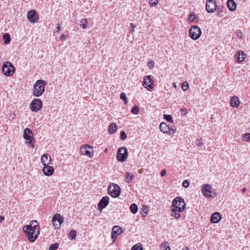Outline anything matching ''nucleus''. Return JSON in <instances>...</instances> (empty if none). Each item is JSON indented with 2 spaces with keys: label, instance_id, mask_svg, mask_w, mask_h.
Segmentation results:
<instances>
[{
  "label": "nucleus",
  "instance_id": "f257e3e1",
  "mask_svg": "<svg viewBox=\"0 0 250 250\" xmlns=\"http://www.w3.org/2000/svg\"><path fill=\"white\" fill-rule=\"evenodd\" d=\"M23 229L28 240L31 242H34L40 234V226L36 220L31 221L30 225L25 226Z\"/></svg>",
  "mask_w": 250,
  "mask_h": 250
},
{
  "label": "nucleus",
  "instance_id": "f03ea898",
  "mask_svg": "<svg viewBox=\"0 0 250 250\" xmlns=\"http://www.w3.org/2000/svg\"><path fill=\"white\" fill-rule=\"evenodd\" d=\"M47 83L42 80H38L34 85L33 95L35 97H40L42 95L45 91V86Z\"/></svg>",
  "mask_w": 250,
  "mask_h": 250
},
{
  "label": "nucleus",
  "instance_id": "7ed1b4c3",
  "mask_svg": "<svg viewBox=\"0 0 250 250\" xmlns=\"http://www.w3.org/2000/svg\"><path fill=\"white\" fill-rule=\"evenodd\" d=\"M23 138L26 140V144L29 145L32 148L35 147V140L33 137L31 129L26 128L23 131Z\"/></svg>",
  "mask_w": 250,
  "mask_h": 250
},
{
  "label": "nucleus",
  "instance_id": "20e7f679",
  "mask_svg": "<svg viewBox=\"0 0 250 250\" xmlns=\"http://www.w3.org/2000/svg\"><path fill=\"white\" fill-rule=\"evenodd\" d=\"M107 191L112 197L116 198L121 194V188L118 185L112 183L108 186Z\"/></svg>",
  "mask_w": 250,
  "mask_h": 250
},
{
  "label": "nucleus",
  "instance_id": "39448f33",
  "mask_svg": "<svg viewBox=\"0 0 250 250\" xmlns=\"http://www.w3.org/2000/svg\"><path fill=\"white\" fill-rule=\"evenodd\" d=\"M172 206L174 208L179 209V212L183 211L186 207L184 199L181 197H177L173 199L172 202Z\"/></svg>",
  "mask_w": 250,
  "mask_h": 250
},
{
  "label": "nucleus",
  "instance_id": "423d86ee",
  "mask_svg": "<svg viewBox=\"0 0 250 250\" xmlns=\"http://www.w3.org/2000/svg\"><path fill=\"white\" fill-rule=\"evenodd\" d=\"M15 68L9 62H5L2 65V72L4 75L7 76H12L14 73Z\"/></svg>",
  "mask_w": 250,
  "mask_h": 250
},
{
  "label": "nucleus",
  "instance_id": "0eeeda50",
  "mask_svg": "<svg viewBox=\"0 0 250 250\" xmlns=\"http://www.w3.org/2000/svg\"><path fill=\"white\" fill-rule=\"evenodd\" d=\"M190 37L193 40L198 39L201 35V29L197 26H192L189 30Z\"/></svg>",
  "mask_w": 250,
  "mask_h": 250
},
{
  "label": "nucleus",
  "instance_id": "6e6552de",
  "mask_svg": "<svg viewBox=\"0 0 250 250\" xmlns=\"http://www.w3.org/2000/svg\"><path fill=\"white\" fill-rule=\"evenodd\" d=\"M42 103L40 99H34L29 105L30 110L33 112H38L41 109Z\"/></svg>",
  "mask_w": 250,
  "mask_h": 250
},
{
  "label": "nucleus",
  "instance_id": "1a4fd4ad",
  "mask_svg": "<svg viewBox=\"0 0 250 250\" xmlns=\"http://www.w3.org/2000/svg\"><path fill=\"white\" fill-rule=\"evenodd\" d=\"M128 155L127 150L126 148L122 147L117 151V159L118 161L123 162L125 161Z\"/></svg>",
  "mask_w": 250,
  "mask_h": 250
},
{
  "label": "nucleus",
  "instance_id": "9d476101",
  "mask_svg": "<svg viewBox=\"0 0 250 250\" xmlns=\"http://www.w3.org/2000/svg\"><path fill=\"white\" fill-rule=\"evenodd\" d=\"M201 191L204 195L207 198H214V195L216 196L215 193L211 190V187L208 184H204L202 186Z\"/></svg>",
  "mask_w": 250,
  "mask_h": 250
},
{
  "label": "nucleus",
  "instance_id": "9b49d317",
  "mask_svg": "<svg viewBox=\"0 0 250 250\" xmlns=\"http://www.w3.org/2000/svg\"><path fill=\"white\" fill-rule=\"evenodd\" d=\"M64 218L59 214H56L52 218V221L54 226L56 228H59L61 224L63 222Z\"/></svg>",
  "mask_w": 250,
  "mask_h": 250
},
{
  "label": "nucleus",
  "instance_id": "f8f14e48",
  "mask_svg": "<svg viewBox=\"0 0 250 250\" xmlns=\"http://www.w3.org/2000/svg\"><path fill=\"white\" fill-rule=\"evenodd\" d=\"M80 151L83 154L90 157L93 155V147L89 145H85L81 147Z\"/></svg>",
  "mask_w": 250,
  "mask_h": 250
},
{
  "label": "nucleus",
  "instance_id": "ddd939ff",
  "mask_svg": "<svg viewBox=\"0 0 250 250\" xmlns=\"http://www.w3.org/2000/svg\"><path fill=\"white\" fill-rule=\"evenodd\" d=\"M217 8L216 0H207L206 4V10L208 13H212Z\"/></svg>",
  "mask_w": 250,
  "mask_h": 250
},
{
  "label": "nucleus",
  "instance_id": "4468645a",
  "mask_svg": "<svg viewBox=\"0 0 250 250\" xmlns=\"http://www.w3.org/2000/svg\"><path fill=\"white\" fill-rule=\"evenodd\" d=\"M27 17L28 20L33 23L37 22L39 19L38 14L35 10H31L28 11Z\"/></svg>",
  "mask_w": 250,
  "mask_h": 250
},
{
  "label": "nucleus",
  "instance_id": "2eb2a0df",
  "mask_svg": "<svg viewBox=\"0 0 250 250\" xmlns=\"http://www.w3.org/2000/svg\"><path fill=\"white\" fill-rule=\"evenodd\" d=\"M143 85L148 90H151L153 88V83L150 76L147 75L144 77Z\"/></svg>",
  "mask_w": 250,
  "mask_h": 250
},
{
  "label": "nucleus",
  "instance_id": "dca6fc26",
  "mask_svg": "<svg viewBox=\"0 0 250 250\" xmlns=\"http://www.w3.org/2000/svg\"><path fill=\"white\" fill-rule=\"evenodd\" d=\"M109 198L107 196L103 197L98 204L99 209L102 210L109 203Z\"/></svg>",
  "mask_w": 250,
  "mask_h": 250
},
{
  "label": "nucleus",
  "instance_id": "f3484780",
  "mask_svg": "<svg viewBox=\"0 0 250 250\" xmlns=\"http://www.w3.org/2000/svg\"><path fill=\"white\" fill-rule=\"evenodd\" d=\"M123 232L122 228L119 226H115L113 227L111 232V238L115 239L116 238L117 235L121 234Z\"/></svg>",
  "mask_w": 250,
  "mask_h": 250
},
{
  "label": "nucleus",
  "instance_id": "a211bd4d",
  "mask_svg": "<svg viewBox=\"0 0 250 250\" xmlns=\"http://www.w3.org/2000/svg\"><path fill=\"white\" fill-rule=\"evenodd\" d=\"M51 161L50 156L48 154H43L41 158V162L43 166L49 165Z\"/></svg>",
  "mask_w": 250,
  "mask_h": 250
},
{
  "label": "nucleus",
  "instance_id": "6ab92c4d",
  "mask_svg": "<svg viewBox=\"0 0 250 250\" xmlns=\"http://www.w3.org/2000/svg\"><path fill=\"white\" fill-rule=\"evenodd\" d=\"M42 172L45 176H50L53 173L54 168L52 167L49 165L44 166L42 168Z\"/></svg>",
  "mask_w": 250,
  "mask_h": 250
},
{
  "label": "nucleus",
  "instance_id": "aec40b11",
  "mask_svg": "<svg viewBox=\"0 0 250 250\" xmlns=\"http://www.w3.org/2000/svg\"><path fill=\"white\" fill-rule=\"evenodd\" d=\"M221 219L220 213L218 212L213 213L210 217V222L212 223H217Z\"/></svg>",
  "mask_w": 250,
  "mask_h": 250
},
{
  "label": "nucleus",
  "instance_id": "412c9836",
  "mask_svg": "<svg viewBox=\"0 0 250 250\" xmlns=\"http://www.w3.org/2000/svg\"><path fill=\"white\" fill-rule=\"evenodd\" d=\"M231 105L234 107H237L240 104V101L237 96H233L231 98L230 101Z\"/></svg>",
  "mask_w": 250,
  "mask_h": 250
},
{
  "label": "nucleus",
  "instance_id": "4be33fe9",
  "mask_svg": "<svg viewBox=\"0 0 250 250\" xmlns=\"http://www.w3.org/2000/svg\"><path fill=\"white\" fill-rule=\"evenodd\" d=\"M246 57V54L242 51H238L236 53V60L237 62H241L244 61Z\"/></svg>",
  "mask_w": 250,
  "mask_h": 250
},
{
  "label": "nucleus",
  "instance_id": "5701e85b",
  "mask_svg": "<svg viewBox=\"0 0 250 250\" xmlns=\"http://www.w3.org/2000/svg\"><path fill=\"white\" fill-rule=\"evenodd\" d=\"M227 6L229 10L234 11L236 7V4L233 0H228L227 1Z\"/></svg>",
  "mask_w": 250,
  "mask_h": 250
},
{
  "label": "nucleus",
  "instance_id": "b1692460",
  "mask_svg": "<svg viewBox=\"0 0 250 250\" xmlns=\"http://www.w3.org/2000/svg\"><path fill=\"white\" fill-rule=\"evenodd\" d=\"M169 126H168L166 123L162 122L160 125V130L164 133L167 134Z\"/></svg>",
  "mask_w": 250,
  "mask_h": 250
},
{
  "label": "nucleus",
  "instance_id": "393cba45",
  "mask_svg": "<svg viewBox=\"0 0 250 250\" xmlns=\"http://www.w3.org/2000/svg\"><path fill=\"white\" fill-rule=\"evenodd\" d=\"M171 216L174 217L176 219H179L181 217V214H180V212H179V209L173 208L171 209Z\"/></svg>",
  "mask_w": 250,
  "mask_h": 250
},
{
  "label": "nucleus",
  "instance_id": "a878e982",
  "mask_svg": "<svg viewBox=\"0 0 250 250\" xmlns=\"http://www.w3.org/2000/svg\"><path fill=\"white\" fill-rule=\"evenodd\" d=\"M117 129V125L115 123L111 124L108 127L109 133L110 134H114L116 132Z\"/></svg>",
  "mask_w": 250,
  "mask_h": 250
},
{
  "label": "nucleus",
  "instance_id": "bb28decb",
  "mask_svg": "<svg viewBox=\"0 0 250 250\" xmlns=\"http://www.w3.org/2000/svg\"><path fill=\"white\" fill-rule=\"evenodd\" d=\"M134 178V176L132 174V173L131 172H127L126 173V182L127 183H130L132 181L133 179Z\"/></svg>",
  "mask_w": 250,
  "mask_h": 250
},
{
  "label": "nucleus",
  "instance_id": "cd10ccee",
  "mask_svg": "<svg viewBox=\"0 0 250 250\" xmlns=\"http://www.w3.org/2000/svg\"><path fill=\"white\" fill-rule=\"evenodd\" d=\"M130 209L131 212L133 214H135V213L137 212V211L138 210V206H137L136 204H135L134 203V204H132L130 205Z\"/></svg>",
  "mask_w": 250,
  "mask_h": 250
},
{
  "label": "nucleus",
  "instance_id": "c85d7f7f",
  "mask_svg": "<svg viewBox=\"0 0 250 250\" xmlns=\"http://www.w3.org/2000/svg\"><path fill=\"white\" fill-rule=\"evenodd\" d=\"M3 39L4 40V43L8 44L10 42V36L9 34L5 33L3 35Z\"/></svg>",
  "mask_w": 250,
  "mask_h": 250
},
{
  "label": "nucleus",
  "instance_id": "c756f323",
  "mask_svg": "<svg viewBox=\"0 0 250 250\" xmlns=\"http://www.w3.org/2000/svg\"><path fill=\"white\" fill-rule=\"evenodd\" d=\"M77 235V231L73 229L71 230L69 234V238L70 239L74 240L76 239Z\"/></svg>",
  "mask_w": 250,
  "mask_h": 250
},
{
  "label": "nucleus",
  "instance_id": "7c9ffc66",
  "mask_svg": "<svg viewBox=\"0 0 250 250\" xmlns=\"http://www.w3.org/2000/svg\"><path fill=\"white\" fill-rule=\"evenodd\" d=\"M132 250H143L142 244L140 243H137L132 248Z\"/></svg>",
  "mask_w": 250,
  "mask_h": 250
},
{
  "label": "nucleus",
  "instance_id": "2f4dec72",
  "mask_svg": "<svg viewBox=\"0 0 250 250\" xmlns=\"http://www.w3.org/2000/svg\"><path fill=\"white\" fill-rule=\"evenodd\" d=\"M168 129L167 134L169 135L173 134L176 132V127L175 126H169Z\"/></svg>",
  "mask_w": 250,
  "mask_h": 250
},
{
  "label": "nucleus",
  "instance_id": "473e14b6",
  "mask_svg": "<svg viewBox=\"0 0 250 250\" xmlns=\"http://www.w3.org/2000/svg\"><path fill=\"white\" fill-rule=\"evenodd\" d=\"M120 98L124 101L125 104H126L128 103V101L126 96V94L124 92H122L120 94Z\"/></svg>",
  "mask_w": 250,
  "mask_h": 250
},
{
  "label": "nucleus",
  "instance_id": "72a5a7b5",
  "mask_svg": "<svg viewBox=\"0 0 250 250\" xmlns=\"http://www.w3.org/2000/svg\"><path fill=\"white\" fill-rule=\"evenodd\" d=\"M59 246V244L57 243L51 244L49 247V250H56Z\"/></svg>",
  "mask_w": 250,
  "mask_h": 250
},
{
  "label": "nucleus",
  "instance_id": "f704fd0d",
  "mask_svg": "<svg viewBox=\"0 0 250 250\" xmlns=\"http://www.w3.org/2000/svg\"><path fill=\"white\" fill-rule=\"evenodd\" d=\"M197 16L194 13H191L189 15V20L190 22H194L197 19Z\"/></svg>",
  "mask_w": 250,
  "mask_h": 250
},
{
  "label": "nucleus",
  "instance_id": "c9c22d12",
  "mask_svg": "<svg viewBox=\"0 0 250 250\" xmlns=\"http://www.w3.org/2000/svg\"><path fill=\"white\" fill-rule=\"evenodd\" d=\"M81 25L82 26L83 28L85 29L87 27V20L85 19H82L81 21Z\"/></svg>",
  "mask_w": 250,
  "mask_h": 250
},
{
  "label": "nucleus",
  "instance_id": "e433bc0d",
  "mask_svg": "<svg viewBox=\"0 0 250 250\" xmlns=\"http://www.w3.org/2000/svg\"><path fill=\"white\" fill-rule=\"evenodd\" d=\"M139 111V108L138 106L135 105L133 106L131 110V112L134 114H137Z\"/></svg>",
  "mask_w": 250,
  "mask_h": 250
},
{
  "label": "nucleus",
  "instance_id": "4c0bfd02",
  "mask_svg": "<svg viewBox=\"0 0 250 250\" xmlns=\"http://www.w3.org/2000/svg\"><path fill=\"white\" fill-rule=\"evenodd\" d=\"M189 87L188 83L187 82H183L182 84V88L184 91L187 90Z\"/></svg>",
  "mask_w": 250,
  "mask_h": 250
},
{
  "label": "nucleus",
  "instance_id": "58836bf2",
  "mask_svg": "<svg viewBox=\"0 0 250 250\" xmlns=\"http://www.w3.org/2000/svg\"><path fill=\"white\" fill-rule=\"evenodd\" d=\"M164 118L167 121L172 122V118L171 115H168V114H164Z\"/></svg>",
  "mask_w": 250,
  "mask_h": 250
},
{
  "label": "nucleus",
  "instance_id": "ea45409f",
  "mask_svg": "<svg viewBox=\"0 0 250 250\" xmlns=\"http://www.w3.org/2000/svg\"><path fill=\"white\" fill-rule=\"evenodd\" d=\"M196 144L198 146H202L203 145V140L201 138L196 139Z\"/></svg>",
  "mask_w": 250,
  "mask_h": 250
},
{
  "label": "nucleus",
  "instance_id": "a19ab883",
  "mask_svg": "<svg viewBox=\"0 0 250 250\" xmlns=\"http://www.w3.org/2000/svg\"><path fill=\"white\" fill-rule=\"evenodd\" d=\"M120 138L122 140H125L126 138V135L125 131H122L120 133Z\"/></svg>",
  "mask_w": 250,
  "mask_h": 250
},
{
  "label": "nucleus",
  "instance_id": "79ce46f5",
  "mask_svg": "<svg viewBox=\"0 0 250 250\" xmlns=\"http://www.w3.org/2000/svg\"><path fill=\"white\" fill-rule=\"evenodd\" d=\"M244 140L247 142L250 141V133H246L244 134Z\"/></svg>",
  "mask_w": 250,
  "mask_h": 250
},
{
  "label": "nucleus",
  "instance_id": "37998d69",
  "mask_svg": "<svg viewBox=\"0 0 250 250\" xmlns=\"http://www.w3.org/2000/svg\"><path fill=\"white\" fill-rule=\"evenodd\" d=\"M158 3V0H150L149 3L152 6H155Z\"/></svg>",
  "mask_w": 250,
  "mask_h": 250
},
{
  "label": "nucleus",
  "instance_id": "c03bdc74",
  "mask_svg": "<svg viewBox=\"0 0 250 250\" xmlns=\"http://www.w3.org/2000/svg\"><path fill=\"white\" fill-rule=\"evenodd\" d=\"M237 37L239 39L243 38V34L241 31H237L236 33Z\"/></svg>",
  "mask_w": 250,
  "mask_h": 250
},
{
  "label": "nucleus",
  "instance_id": "a18cd8bd",
  "mask_svg": "<svg viewBox=\"0 0 250 250\" xmlns=\"http://www.w3.org/2000/svg\"><path fill=\"white\" fill-rule=\"evenodd\" d=\"M147 66L150 69H152L154 67V63L153 61H150L147 62Z\"/></svg>",
  "mask_w": 250,
  "mask_h": 250
},
{
  "label": "nucleus",
  "instance_id": "49530a36",
  "mask_svg": "<svg viewBox=\"0 0 250 250\" xmlns=\"http://www.w3.org/2000/svg\"><path fill=\"white\" fill-rule=\"evenodd\" d=\"M167 242H166L162 244V247L164 249V250H170V248L167 246Z\"/></svg>",
  "mask_w": 250,
  "mask_h": 250
},
{
  "label": "nucleus",
  "instance_id": "de8ad7c7",
  "mask_svg": "<svg viewBox=\"0 0 250 250\" xmlns=\"http://www.w3.org/2000/svg\"><path fill=\"white\" fill-rule=\"evenodd\" d=\"M189 185V182L187 180H185L183 182V186L185 188H188Z\"/></svg>",
  "mask_w": 250,
  "mask_h": 250
},
{
  "label": "nucleus",
  "instance_id": "09e8293b",
  "mask_svg": "<svg viewBox=\"0 0 250 250\" xmlns=\"http://www.w3.org/2000/svg\"><path fill=\"white\" fill-rule=\"evenodd\" d=\"M130 32L131 33H133L134 32V29H135V28L136 27L135 25L132 23H130Z\"/></svg>",
  "mask_w": 250,
  "mask_h": 250
},
{
  "label": "nucleus",
  "instance_id": "8fccbe9b",
  "mask_svg": "<svg viewBox=\"0 0 250 250\" xmlns=\"http://www.w3.org/2000/svg\"><path fill=\"white\" fill-rule=\"evenodd\" d=\"M180 112L181 113V114L182 115H186V114L187 113V109H185V108L181 109V110H180Z\"/></svg>",
  "mask_w": 250,
  "mask_h": 250
},
{
  "label": "nucleus",
  "instance_id": "3c124183",
  "mask_svg": "<svg viewBox=\"0 0 250 250\" xmlns=\"http://www.w3.org/2000/svg\"><path fill=\"white\" fill-rule=\"evenodd\" d=\"M166 171L165 169H163L161 171V176H162V177L165 176L166 175Z\"/></svg>",
  "mask_w": 250,
  "mask_h": 250
},
{
  "label": "nucleus",
  "instance_id": "603ef678",
  "mask_svg": "<svg viewBox=\"0 0 250 250\" xmlns=\"http://www.w3.org/2000/svg\"><path fill=\"white\" fill-rule=\"evenodd\" d=\"M61 26L59 24H58L56 27L57 32H59L61 30Z\"/></svg>",
  "mask_w": 250,
  "mask_h": 250
},
{
  "label": "nucleus",
  "instance_id": "864d4df0",
  "mask_svg": "<svg viewBox=\"0 0 250 250\" xmlns=\"http://www.w3.org/2000/svg\"><path fill=\"white\" fill-rule=\"evenodd\" d=\"M148 208V206H144V207H143V210H144V211L146 213V211H147V208Z\"/></svg>",
  "mask_w": 250,
  "mask_h": 250
},
{
  "label": "nucleus",
  "instance_id": "5fc2aeb1",
  "mask_svg": "<svg viewBox=\"0 0 250 250\" xmlns=\"http://www.w3.org/2000/svg\"><path fill=\"white\" fill-rule=\"evenodd\" d=\"M60 39L61 40H65V39H66V36L64 35V34H62L61 37H60Z\"/></svg>",
  "mask_w": 250,
  "mask_h": 250
},
{
  "label": "nucleus",
  "instance_id": "6e6d98bb",
  "mask_svg": "<svg viewBox=\"0 0 250 250\" xmlns=\"http://www.w3.org/2000/svg\"><path fill=\"white\" fill-rule=\"evenodd\" d=\"M4 219V217L3 216L0 215V222Z\"/></svg>",
  "mask_w": 250,
  "mask_h": 250
},
{
  "label": "nucleus",
  "instance_id": "4d7b16f0",
  "mask_svg": "<svg viewBox=\"0 0 250 250\" xmlns=\"http://www.w3.org/2000/svg\"><path fill=\"white\" fill-rule=\"evenodd\" d=\"M182 250H189V248L188 247H184Z\"/></svg>",
  "mask_w": 250,
  "mask_h": 250
},
{
  "label": "nucleus",
  "instance_id": "13d9d810",
  "mask_svg": "<svg viewBox=\"0 0 250 250\" xmlns=\"http://www.w3.org/2000/svg\"><path fill=\"white\" fill-rule=\"evenodd\" d=\"M242 190L243 193H244L246 191L247 189L246 188H242Z\"/></svg>",
  "mask_w": 250,
  "mask_h": 250
},
{
  "label": "nucleus",
  "instance_id": "bf43d9fd",
  "mask_svg": "<svg viewBox=\"0 0 250 250\" xmlns=\"http://www.w3.org/2000/svg\"><path fill=\"white\" fill-rule=\"evenodd\" d=\"M173 86L176 87V84L175 83H173Z\"/></svg>",
  "mask_w": 250,
  "mask_h": 250
},
{
  "label": "nucleus",
  "instance_id": "052dcab7",
  "mask_svg": "<svg viewBox=\"0 0 250 250\" xmlns=\"http://www.w3.org/2000/svg\"><path fill=\"white\" fill-rule=\"evenodd\" d=\"M107 148H105V152H107Z\"/></svg>",
  "mask_w": 250,
  "mask_h": 250
}]
</instances>
